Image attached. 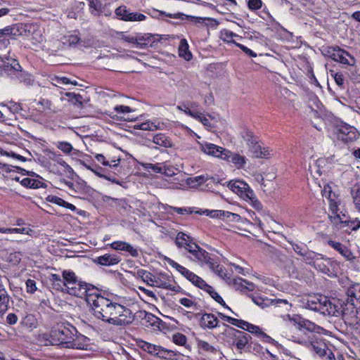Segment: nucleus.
<instances>
[{
  "instance_id": "f257e3e1",
  "label": "nucleus",
  "mask_w": 360,
  "mask_h": 360,
  "mask_svg": "<svg viewBox=\"0 0 360 360\" xmlns=\"http://www.w3.org/2000/svg\"><path fill=\"white\" fill-rule=\"evenodd\" d=\"M91 300L94 315L105 323L115 326H124L134 320L129 308L105 297L101 293L96 300Z\"/></svg>"
},
{
  "instance_id": "f03ea898",
  "label": "nucleus",
  "mask_w": 360,
  "mask_h": 360,
  "mask_svg": "<svg viewBox=\"0 0 360 360\" xmlns=\"http://www.w3.org/2000/svg\"><path fill=\"white\" fill-rule=\"evenodd\" d=\"M348 295L351 297L350 302L347 303L345 307L343 306L342 302L335 299L330 300L327 297H322V306L320 313L324 315L333 316H342L345 323L349 324H354L357 323V310L354 307V293L353 290L348 291Z\"/></svg>"
},
{
  "instance_id": "7ed1b4c3",
  "label": "nucleus",
  "mask_w": 360,
  "mask_h": 360,
  "mask_svg": "<svg viewBox=\"0 0 360 360\" xmlns=\"http://www.w3.org/2000/svg\"><path fill=\"white\" fill-rule=\"evenodd\" d=\"M314 115L316 120L323 121V123L312 122L316 129L321 130L323 125L329 129L332 127L337 138L345 143H350L357 139L356 129L333 116V114H314Z\"/></svg>"
},
{
  "instance_id": "20e7f679",
  "label": "nucleus",
  "mask_w": 360,
  "mask_h": 360,
  "mask_svg": "<svg viewBox=\"0 0 360 360\" xmlns=\"http://www.w3.org/2000/svg\"><path fill=\"white\" fill-rule=\"evenodd\" d=\"M77 335V329L75 326L68 324L61 326L58 328L53 330L51 333V344L63 345L69 348L71 340Z\"/></svg>"
},
{
  "instance_id": "39448f33",
  "label": "nucleus",
  "mask_w": 360,
  "mask_h": 360,
  "mask_svg": "<svg viewBox=\"0 0 360 360\" xmlns=\"http://www.w3.org/2000/svg\"><path fill=\"white\" fill-rule=\"evenodd\" d=\"M291 341L305 346L309 349L315 352L319 356L322 355L328 347L324 341L314 334H311L307 339L299 335H290Z\"/></svg>"
},
{
  "instance_id": "423d86ee",
  "label": "nucleus",
  "mask_w": 360,
  "mask_h": 360,
  "mask_svg": "<svg viewBox=\"0 0 360 360\" xmlns=\"http://www.w3.org/2000/svg\"><path fill=\"white\" fill-rule=\"evenodd\" d=\"M68 294L78 297H85L88 304L91 307V300L90 301V300H96L100 294V291L92 285L79 281L78 285L74 287V289L72 288L71 290H68Z\"/></svg>"
},
{
  "instance_id": "0eeeda50",
  "label": "nucleus",
  "mask_w": 360,
  "mask_h": 360,
  "mask_svg": "<svg viewBox=\"0 0 360 360\" xmlns=\"http://www.w3.org/2000/svg\"><path fill=\"white\" fill-rule=\"evenodd\" d=\"M188 252L191 255L189 257L192 260L198 262L201 266H207L209 269L214 268L215 259L195 243L188 245Z\"/></svg>"
},
{
  "instance_id": "6e6552de",
  "label": "nucleus",
  "mask_w": 360,
  "mask_h": 360,
  "mask_svg": "<svg viewBox=\"0 0 360 360\" xmlns=\"http://www.w3.org/2000/svg\"><path fill=\"white\" fill-rule=\"evenodd\" d=\"M314 266L318 271L330 277L336 276L339 269V264L336 261L325 257L321 254L315 261Z\"/></svg>"
},
{
  "instance_id": "1a4fd4ad",
  "label": "nucleus",
  "mask_w": 360,
  "mask_h": 360,
  "mask_svg": "<svg viewBox=\"0 0 360 360\" xmlns=\"http://www.w3.org/2000/svg\"><path fill=\"white\" fill-rule=\"evenodd\" d=\"M326 52L327 56L336 62L351 66L356 64L355 58L339 46L328 47Z\"/></svg>"
},
{
  "instance_id": "9d476101",
  "label": "nucleus",
  "mask_w": 360,
  "mask_h": 360,
  "mask_svg": "<svg viewBox=\"0 0 360 360\" xmlns=\"http://www.w3.org/2000/svg\"><path fill=\"white\" fill-rule=\"evenodd\" d=\"M153 287L167 289L184 295L186 294L179 285H176L172 278L167 274L160 273L155 275Z\"/></svg>"
},
{
  "instance_id": "9b49d317",
  "label": "nucleus",
  "mask_w": 360,
  "mask_h": 360,
  "mask_svg": "<svg viewBox=\"0 0 360 360\" xmlns=\"http://www.w3.org/2000/svg\"><path fill=\"white\" fill-rule=\"evenodd\" d=\"M169 264L194 285L200 289L207 288V283L202 278L187 269L186 267L173 260H170Z\"/></svg>"
},
{
  "instance_id": "f8f14e48",
  "label": "nucleus",
  "mask_w": 360,
  "mask_h": 360,
  "mask_svg": "<svg viewBox=\"0 0 360 360\" xmlns=\"http://www.w3.org/2000/svg\"><path fill=\"white\" fill-rule=\"evenodd\" d=\"M340 202H332L330 204L329 207L332 213L330 215V219L335 225L342 228L344 225L349 222V217L346 211H343L340 208Z\"/></svg>"
},
{
  "instance_id": "ddd939ff",
  "label": "nucleus",
  "mask_w": 360,
  "mask_h": 360,
  "mask_svg": "<svg viewBox=\"0 0 360 360\" xmlns=\"http://www.w3.org/2000/svg\"><path fill=\"white\" fill-rule=\"evenodd\" d=\"M225 333L233 339V345L239 350L243 349L250 339V336L248 333L238 330L232 327H228Z\"/></svg>"
},
{
  "instance_id": "4468645a",
  "label": "nucleus",
  "mask_w": 360,
  "mask_h": 360,
  "mask_svg": "<svg viewBox=\"0 0 360 360\" xmlns=\"http://www.w3.org/2000/svg\"><path fill=\"white\" fill-rule=\"evenodd\" d=\"M322 297L320 295H307L300 299V304L303 308L320 312L322 306Z\"/></svg>"
},
{
  "instance_id": "2eb2a0df",
  "label": "nucleus",
  "mask_w": 360,
  "mask_h": 360,
  "mask_svg": "<svg viewBox=\"0 0 360 360\" xmlns=\"http://www.w3.org/2000/svg\"><path fill=\"white\" fill-rule=\"evenodd\" d=\"M228 187L243 200L248 197L250 194L252 195V192L253 191L246 182L241 180L230 181L228 184Z\"/></svg>"
},
{
  "instance_id": "dca6fc26",
  "label": "nucleus",
  "mask_w": 360,
  "mask_h": 360,
  "mask_svg": "<svg viewBox=\"0 0 360 360\" xmlns=\"http://www.w3.org/2000/svg\"><path fill=\"white\" fill-rule=\"evenodd\" d=\"M283 326L285 328V330L283 333H285V335L290 340V335H295V334H292V329L295 328L298 330L299 324L300 321V316L297 314H284L281 316Z\"/></svg>"
},
{
  "instance_id": "f3484780",
  "label": "nucleus",
  "mask_w": 360,
  "mask_h": 360,
  "mask_svg": "<svg viewBox=\"0 0 360 360\" xmlns=\"http://www.w3.org/2000/svg\"><path fill=\"white\" fill-rule=\"evenodd\" d=\"M227 283L236 290L240 291L243 293L253 291L256 288L253 283L239 277L227 278Z\"/></svg>"
},
{
  "instance_id": "a211bd4d",
  "label": "nucleus",
  "mask_w": 360,
  "mask_h": 360,
  "mask_svg": "<svg viewBox=\"0 0 360 360\" xmlns=\"http://www.w3.org/2000/svg\"><path fill=\"white\" fill-rule=\"evenodd\" d=\"M332 160V158H321L315 162L314 165L309 166V170L312 176L317 179L318 176L325 173L330 168L328 164L330 163Z\"/></svg>"
},
{
  "instance_id": "6ab92c4d",
  "label": "nucleus",
  "mask_w": 360,
  "mask_h": 360,
  "mask_svg": "<svg viewBox=\"0 0 360 360\" xmlns=\"http://www.w3.org/2000/svg\"><path fill=\"white\" fill-rule=\"evenodd\" d=\"M111 248L117 251L127 252L130 256L133 257H138L139 252L137 248L132 246L129 243L122 240L114 241L108 244Z\"/></svg>"
},
{
  "instance_id": "aec40b11",
  "label": "nucleus",
  "mask_w": 360,
  "mask_h": 360,
  "mask_svg": "<svg viewBox=\"0 0 360 360\" xmlns=\"http://www.w3.org/2000/svg\"><path fill=\"white\" fill-rule=\"evenodd\" d=\"M327 243L330 247L338 252L347 261H352L355 259V257L351 250L341 243L333 240H328Z\"/></svg>"
},
{
  "instance_id": "412c9836",
  "label": "nucleus",
  "mask_w": 360,
  "mask_h": 360,
  "mask_svg": "<svg viewBox=\"0 0 360 360\" xmlns=\"http://www.w3.org/2000/svg\"><path fill=\"white\" fill-rule=\"evenodd\" d=\"M102 202L106 205L115 208L118 210H123L124 211H127L131 207L124 199L114 198L108 195H103L102 197Z\"/></svg>"
},
{
  "instance_id": "4be33fe9",
  "label": "nucleus",
  "mask_w": 360,
  "mask_h": 360,
  "mask_svg": "<svg viewBox=\"0 0 360 360\" xmlns=\"http://www.w3.org/2000/svg\"><path fill=\"white\" fill-rule=\"evenodd\" d=\"M201 150L206 154L224 160V156L227 149L211 143H205L201 145Z\"/></svg>"
},
{
  "instance_id": "5701e85b",
  "label": "nucleus",
  "mask_w": 360,
  "mask_h": 360,
  "mask_svg": "<svg viewBox=\"0 0 360 360\" xmlns=\"http://www.w3.org/2000/svg\"><path fill=\"white\" fill-rule=\"evenodd\" d=\"M225 153L224 160L233 163L238 169L243 168L246 165L247 159L245 156L233 153L229 150Z\"/></svg>"
},
{
  "instance_id": "b1692460",
  "label": "nucleus",
  "mask_w": 360,
  "mask_h": 360,
  "mask_svg": "<svg viewBox=\"0 0 360 360\" xmlns=\"http://www.w3.org/2000/svg\"><path fill=\"white\" fill-rule=\"evenodd\" d=\"M218 319L213 314H204L200 320V326L203 329H213L218 326Z\"/></svg>"
},
{
  "instance_id": "393cba45",
  "label": "nucleus",
  "mask_w": 360,
  "mask_h": 360,
  "mask_svg": "<svg viewBox=\"0 0 360 360\" xmlns=\"http://www.w3.org/2000/svg\"><path fill=\"white\" fill-rule=\"evenodd\" d=\"M121 261L120 257L115 254H105L95 259V262L102 266H113Z\"/></svg>"
},
{
  "instance_id": "a878e982",
  "label": "nucleus",
  "mask_w": 360,
  "mask_h": 360,
  "mask_svg": "<svg viewBox=\"0 0 360 360\" xmlns=\"http://www.w3.org/2000/svg\"><path fill=\"white\" fill-rule=\"evenodd\" d=\"M89 338L86 336L78 334L77 332V335L74 337V339L71 340V344L70 345L69 348L77 349H87V347L89 345Z\"/></svg>"
},
{
  "instance_id": "bb28decb",
  "label": "nucleus",
  "mask_w": 360,
  "mask_h": 360,
  "mask_svg": "<svg viewBox=\"0 0 360 360\" xmlns=\"http://www.w3.org/2000/svg\"><path fill=\"white\" fill-rule=\"evenodd\" d=\"M178 302L182 306L189 309V311H186V314L188 315L199 309V304L196 302L195 298L190 295L188 297H180Z\"/></svg>"
},
{
  "instance_id": "cd10ccee",
  "label": "nucleus",
  "mask_w": 360,
  "mask_h": 360,
  "mask_svg": "<svg viewBox=\"0 0 360 360\" xmlns=\"http://www.w3.org/2000/svg\"><path fill=\"white\" fill-rule=\"evenodd\" d=\"M46 200L49 202L65 207L72 211H75L77 210L76 207L74 205L65 201L63 199H62L56 195H48L46 197Z\"/></svg>"
},
{
  "instance_id": "c85d7f7f",
  "label": "nucleus",
  "mask_w": 360,
  "mask_h": 360,
  "mask_svg": "<svg viewBox=\"0 0 360 360\" xmlns=\"http://www.w3.org/2000/svg\"><path fill=\"white\" fill-rule=\"evenodd\" d=\"M176 245L188 252V245L195 244L191 241L190 237L184 233H179L176 237Z\"/></svg>"
},
{
  "instance_id": "c756f323",
  "label": "nucleus",
  "mask_w": 360,
  "mask_h": 360,
  "mask_svg": "<svg viewBox=\"0 0 360 360\" xmlns=\"http://www.w3.org/2000/svg\"><path fill=\"white\" fill-rule=\"evenodd\" d=\"M188 48L189 46L186 39H181L179 46V55L187 61L191 60L192 58V53Z\"/></svg>"
},
{
  "instance_id": "7c9ffc66",
  "label": "nucleus",
  "mask_w": 360,
  "mask_h": 360,
  "mask_svg": "<svg viewBox=\"0 0 360 360\" xmlns=\"http://www.w3.org/2000/svg\"><path fill=\"white\" fill-rule=\"evenodd\" d=\"M194 118L201 122L205 126L212 127L216 122L214 117L211 114H190Z\"/></svg>"
},
{
  "instance_id": "2f4dec72",
  "label": "nucleus",
  "mask_w": 360,
  "mask_h": 360,
  "mask_svg": "<svg viewBox=\"0 0 360 360\" xmlns=\"http://www.w3.org/2000/svg\"><path fill=\"white\" fill-rule=\"evenodd\" d=\"M9 296L5 288L0 289V315H3L8 309Z\"/></svg>"
},
{
  "instance_id": "473e14b6",
  "label": "nucleus",
  "mask_w": 360,
  "mask_h": 360,
  "mask_svg": "<svg viewBox=\"0 0 360 360\" xmlns=\"http://www.w3.org/2000/svg\"><path fill=\"white\" fill-rule=\"evenodd\" d=\"M51 103L49 100L41 99L38 101H33L32 103V110H37L39 112H43L45 110L51 109Z\"/></svg>"
},
{
  "instance_id": "72a5a7b5",
  "label": "nucleus",
  "mask_w": 360,
  "mask_h": 360,
  "mask_svg": "<svg viewBox=\"0 0 360 360\" xmlns=\"http://www.w3.org/2000/svg\"><path fill=\"white\" fill-rule=\"evenodd\" d=\"M202 290L207 292L216 302L224 306L229 311L233 312L231 308L226 305L222 297L214 290V288L212 286L207 284V288H203Z\"/></svg>"
},
{
  "instance_id": "f704fd0d",
  "label": "nucleus",
  "mask_w": 360,
  "mask_h": 360,
  "mask_svg": "<svg viewBox=\"0 0 360 360\" xmlns=\"http://www.w3.org/2000/svg\"><path fill=\"white\" fill-rule=\"evenodd\" d=\"M317 326L312 322L304 319L300 316V321L299 324L298 331L300 333H304V330H306L309 332H314L316 330Z\"/></svg>"
},
{
  "instance_id": "c9c22d12",
  "label": "nucleus",
  "mask_w": 360,
  "mask_h": 360,
  "mask_svg": "<svg viewBox=\"0 0 360 360\" xmlns=\"http://www.w3.org/2000/svg\"><path fill=\"white\" fill-rule=\"evenodd\" d=\"M90 13L94 15H98L103 12V6L100 0H87Z\"/></svg>"
},
{
  "instance_id": "e433bc0d",
  "label": "nucleus",
  "mask_w": 360,
  "mask_h": 360,
  "mask_svg": "<svg viewBox=\"0 0 360 360\" xmlns=\"http://www.w3.org/2000/svg\"><path fill=\"white\" fill-rule=\"evenodd\" d=\"M139 346L145 352H147L148 353L156 356L158 353V348L160 347L159 345H153L151 343H149L148 342L141 340L139 343Z\"/></svg>"
},
{
  "instance_id": "4c0bfd02",
  "label": "nucleus",
  "mask_w": 360,
  "mask_h": 360,
  "mask_svg": "<svg viewBox=\"0 0 360 360\" xmlns=\"http://www.w3.org/2000/svg\"><path fill=\"white\" fill-rule=\"evenodd\" d=\"M137 275L143 280V282L146 283L147 285L153 286L155 275L143 269L139 270L137 271Z\"/></svg>"
},
{
  "instance_id": "58836bf2",
  "label": "nucleus",
  "mask_w": 360,
  "mask_h": 360,
  "mask_svg": "<svg viewBox=\"0 0 360 360\" xmlns=\"http://www.w3.org/2000/svg\"><path fill=\"white\" fill-rule=\"evenodd\" d=\"M0 106L2 108H6V110L11 112H19L21 110H27V109H25V108L23 107L21 104L14 102H10L8 104L1 103L0 104ZM4 110H6V109H4Z\"/></svg>"
},
{
  "instance_id": "ea45409f",
  "label": "nucleus",
  "mask_w": 360,
  "mask_h": 360,
  "mask_svg": "<svg viewBox=\"0 0 360 360\" xmlns=\"http://www.w3.org/2000/svg\"><path fill=\"white\" fill-rule=\"evenodd\" d=\"M212 271H214L219 277L222 278L226 281L227 283V278H231L230 276H228L226 274V269L224 267L218 264L217 262L215 260V264L214 269H210Z\"/></svg>"
},
{
  "instance_id": "a19ab883",
  "label": "nucleus",
  "mask_w": 360,
  "mask_h": 360,
  "mask_svg": "<svg viewBox=\"0 0 360 360\" xmlns=\"http://www.w3.org/2000/svg\"><path fill=\"white\" fill-rule=\"evenodd\" d=\"M80 38L77 34H68L62 38L63 44L69 46L77 44Z\"/></svg>"
},
{
  "instance_id": "79ce46f5",
  "label": "nucleus",
  "mask_w": 360,
  "mask_h": 360,
  "mask_svg": "<svg viewBox=\"0 0 360 360\" xmlns=\"http://www.w3.org/2000/svg\"><path fill=\"white\" fill-rule=\"evenodd\" d=\"M66 99L74 105L82 107V97L79 94L75 93H66L65 94Z\"/></svg>"
},
{
  "instance_id": "37998d69",
  "label": "nucleus",
  "mask_w": 360,
  "mask_h": 360,
  "mask_svg": "<svg viewBox=\"0 0 360 360\" xmlns=\"http://www.w3.org/2000/svg\"><path fill=\"white\" fill-rule=\"evenodd\" d=\"M320 254L311 250H305L302 255L303 259L309 264L314 266L315 261L319 257Z\"/></svg>"
},
{
  "instance_id": "c03bdc74",
  "label": "nucleus",
  "mask_w": 360,
  "mask_h": 360,
  "mask_svg": "<svg viewBox=\"0 0 360 360\" xmlns=\"http://www.w3.org/2000/svg\"><path fill=\"white\" fill-rule=\"evenodd\" d=\"M240 137L248 147L251 145V142H254L257 139L253 133L248 129L242 130L240 131Z\"/></svg>"
},
{
  "instance_id": "a18cd8bd",
  "label": "nucleus",
  "mask_w": 360,
  "mask_h": 360,
  "mask_svg": "<svg viewBox=\"0 0 360 360\" xmlns=\"http://www.w3.org/2000/svg\"><path fill=\"white\" fill-rule=\"evenodd\" d=\"M244 200L248 202L255 210H262V205L256 197L254 191L252 192V195L250 194Z\"/></svg>"
},
{
  "instance_id": "49530a36",
  "label": "nucleus",
  "mask_w": 360,
  "mask_h": 360,
  "mask_svg": "<svg viewBox=\"0 0 360 360\" xmlns=\"http://www.w3.org/2000/svg\"><path fill=\"white\" fill-rule=\"evenodd\" d=\"M63 277V287L67 285L68 283H72L75 281L78 278L75 275V274L70 270H64L62 273Z\"/></svg>"
},
{
  "instance_id": "de8ad7c7",
  "label": "nucleus",
  "mask_w": 360,
  "mask_h": 360,
  "mask_svg": "<svg viewBox=\"0 0 360 360\" xmlns=\"http://www.w3.org/2000/svg\"><path fill=\"white\" fill-rule=\"evenodd\" d=\"M153 142L156 145L165 148L170 147L172 146L170 141L164 134H156L153 137Z\"/></svg>"
},
{
  "instance_id": "09e8293b",
  "label": "nucleus",
  "mask_w": 360,
  "mask_h": 360,
  "mask_svg": "<svg viewBox=\"0 0 360 360\" xmlns=\"http://www.w3.org/2000/svg\"><path fill=\"white\" fill-rule=\"evenodd\" d=\"M323 197L327 198L329 200V205L332 202H339L335 198V194L333 193L331 187L329 185H325L323 190L321 191Z\"/></svg>"
},
{
  "instance_id": "8fccbe9b",
  "label": "nucleus",
  "mask_w": 360,
  "mask_h": 360,
  "mask_svg": "<svg viewBox=\"0 0 360 360\" xmlns=\"http://www.w3.org/2000/svg\"><path fill=\"white\" fill-rule=\"evenodd\" d=\"M20 183L22 186L31 188H38L41 187V182L40 181L34 179H30L28 177L22 179Z\"/></svg>"
},
{
  "instance_id": "3c124183",
  "label": "nucleus",
  "mask_w": 360,
  "mask_h": 360,
  "mask_svg": "<svg viewBox=\"0 0 360 360\" xmlns=\"http://www.w3.org/2000/svg\"><path fill=\"white\" fill-rule=\"evenodd\" d=\"M115 13L119 19L123 21H127L130 11L128 10L125 6H121L115 9Z\"/></svg>"
},
{
  "instance_id": "603ef678",
  "label": "nucleus",
  "mask_w": 360,
  "mask_h": 360,
  "mask_svg": "<svg viewBox=\"0 0 360 360\" xmlns=\"http://www.w3.org/2000/svg\"><path fill=\"white\" fill-rule=\"evenodd\" d=\"M351 195L355 208L360 212V187L352 188Z\"/></svg>"
},
{
  "instance_id": "864d4df0",
  "label": "nucleus",
  "mask_w": 360,
  "mask_h": 360,
  "mask_svg": "<svg viewBox=\"0 0 360 360\" xmlns=\"http://www.w3.org/2000/svg\"><path fill=\"white\" fill-rule=\"evenodd\" d=\"M163 169L162 174L167 176H173L176 175L179 171L177 167L168 162H163Z\"/></svg>"
},
{
  "instance_id": "5fc2aeb1",
  "label": "nucleus",
  "mask_w": 360,
  "mask_h": 360,
  "mask_svg": "<svg viewBox=\"0 0 360 360\" xmlns=\"http://www.w3.org/2000/svg\"><path fill=\"white\" fill-rule=\"evenodd\" d=\"M198 347L200 349H202L205 352H207L210 353H216L217 352V349L214 346L210 345L207 342L198 340Z\"/></svg>"
},
{
  "instance_id": "6e6d98bb",
  "label": "nucleus",
  "mask_w": 360,
  "mask_h": 360,
  "mask_svg": "<svg viewBox=\"0 0 360 360\" xmlns=\"http://www.w3.org/2000/svg\"><path fill=\"white\" fill-rule=\"evenodd\" d=\"M143 319L151 326H158L159 324L160 319L151 313L145 312Z\"/></svg>"
},
{
  "instance_id": "4d7b16f0",
  "label": "nucleus",
  "mask_w": 360,
  "mask_h": 360,
  "mask_svg": "<svg viewBox=\"0 0 360 360\" xmlns=\"http://www.w3.org/2000/svg\"><path fill=\"white\" fill-rule=\"evenodd\" d=\"M221 219H229L232 221H239L240 220V216L238 214L232 213L229 211L221 210Z\"/></svg>"
},
{
  "instance_id": "13d9d810",
  "label": "nucleus",
  "mask_w": 360,
  "mask_h": 360,
  "mask_svg": "<svg viewBox=\"0 0 360 360\" xmlns=\"http://www.w3.org/2000/svg\"><path fill=\"white\" fill-rule=\"evenodd\" d=\"M22 323L23 326L27 327V328H36L37 321L34 316L29 314L27 315L22 320Z\"/></svg>"
},
{
  "instance_id": "bf43d9fd",
  "label": "nucleus",
  "mask_w": 360,
  "mask_h": 360,
  "mask_svg": "<svg viewBox=\"0 0 360 360\" xmlns=\"http://www.w3.org/2000/svg\"><path fill=\"white\" fill-rule=\"evenodd\" d=\"M146 18H147V17L143 13L130 11L127 21L140 22V21H144Z\"/></svg>"
},
{
  "instance_id": "052dcab7",
  "label": "nucleus",
  "mask_w": 360,
  "mask_h": 360,
  "mask_svg": "<svg viewBox=\"0 0 360 360\" xmlns=\"http://www.w3.org/2000/svg\"><path fill=\"white\" fill-rule=\"evenodd\" d=\"M238 35L233 33V32L231 31H229V30H224L223 32H221V38L225 41H227L228 43H232V44H234L236 43L234 40H233V37H238Z\"/></svg>"
},
{
  "instance_id": "680f3d73",
  "label": "nucleus",
  "mask_w": 360,
  "mask_h": 360,
  "mask_svg": "<svg viewBox=\"0 0 360 360\" xmlns=\"http://www.w3.org/2000/svg\"><path fill=\"white\" fill-rule=\"evenodd\" d=\"M262 145L259 143L257 139L254 142H251V145L248 148L252 155L258 158V154L259 153V150H262Z\"/></svg>"
},
{
  "instance_id": "e2e57ef3",
  "label": "nucleus",
  "mask_w": 360,
  "mask_h": 360,
  "mask_svg": "<svg viewBox=\"0 0 360 360\" xmlns=\"http://www.w3.org/2000/svg\"><path fill=\"white\" fill-rule=\"evenodd\" d=\"M172 351L166 349L160 346L158 350L156 356L165 359H170L172 357Z\"/></svg>"
},
{
  "instance_id": "0e129e2a",
  "label": "nucleus",
  "mask_w": 360,
  "mask_h": 360,
  "mask_svg": "<svg viewBox=\"0 0 360 360\" xmlns=\"http://www.w3.org/2000/svg\"><path fill=\"white\" fill-rule=\"evenodd\" d=\"M273 155L272 150L269 147L262 146V150H259L258 158H270Z\"/></svg>"
},
{
  "instance_id": "69168bd1",
  "label": "nucleus",
  "mask_w": 360,
  "mask_h": 360,
  "mask_svg": "<svg viewBox=\"0 0 360 360\" xmlns=\"http://www.w3.org/2000/svg\"><path fill=\"white\" fill-rule=\"evenodd\" d=\"M50 280L55 285H57L58 288H60L62 290V288H63V277H61L58 274H53L51 275Z\"/></svg>"
},
{
  "instance_id": "338daca9",
  "label": "nucleus",
  "mask_w": 360,
  "mask_h": 360,
  "mask_svg": "<svg viewBox=\"0 0 360 360\" xmlns=\"http://www.w3.org/2000/svg\"><path fill=\"white\" fill-rule=\"evenodd\" d=\"M57 147L65 153H70L73 149L72 146L70 143L65 141L59 142Z\"/></svg>"
},
{
  "instance_id": "774afa93",
  "label": "nucleus",
  "mask_w": 360,
  "mask_h": 360,
  "mask_svg": "<svg viewBox=\"0 0 360 360\" xmlns=\"http://www.w3.org/2000/svg\"><path fill=\"white\" fill-rule=\"evenodd\" d=\"M321 357L323 360H336L335 354L331 349L327 347Z\"/></svg>"
}]
</instances>
